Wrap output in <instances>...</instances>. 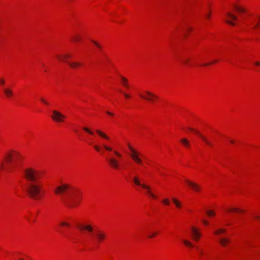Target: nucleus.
Returning <instances> with one entry per match:
<instances>
[{"label": "nucleus", "mask_w": 260, "mask_h": 260, "mask_svg": "<svg viewBox=\"0 0 260 260\" xmlns=\"http://www.w3.org/2000/svg\"><path fill=\"white\" fill-rule=\"evenodd\" d=\"M230 142L232 144H234L235 143V141L233 140H230Z\"/></svg>", "instance_id": "nucleus-47"}, {"label": "nucleus", "mask_w": 260, "mask_h": 260, "mask_svg": "<svg viewBox=\"0 0 260 260\" xmlns=\"http://www.w3.org/2000/svg\"><path fill=\"white\" fill-rule=\"evenodd\" d=\"M106 160L110 163V164L111 165H112V166L113 165L114 161H113V160L112 158L110 159L109 158H106Z\"/></svg>", "instance_id": "nucleus-38"}, {"label": "nucleus", "mask_w": 260, "mask_h": 260, "mask_svg": "<svg viewBox=\"0 0 260 260\" xmlns=\"http://www.w3.org/2000/svg\"><path fill=\"white\" fill-rule=\"evenodd\" d=\"M158 234H159V233L158 231L152 232L149 234V235L148 236V238L153 239V238L156 237L158 235Z\"/></svg>", "instance_id": "nucleus-26"}, {"label": "nucleus", "mask_w": 260, "mask_h": 260, "mask_svg": "<svg viewBox=\"0 0 260 260\" xmlns=\"http://www.w3.org/2000/svg\"><path fill=\"white\" fill-rule=\"evenodd\" d=\"M52 119L57 122H62L66 118V116L57 110L52 111Z\"/></svg>", "instance_id": "nucleus-11"}, {"label": "nucleus", "mask_w": 260, "mask_h": 260, "mask_svg": "<svg viewBox=\"0 0 260 260\" xmlns=\"http://www.w3.org/2000/svg\"><path fill=\"white\" fill-rule=\"evenodd\" d=\"M190 58H187L184 60V63L186 64H188L189 63Z\"/></svg>", "instance_id": "nucleus-40"}, {"label": "nucleus", "mask_w": 260, "mask_h": 260, "mask_svg": "<svg viewBox=\"0 0 260 260\" xmlns=\"http://www.w3.org/2000/svg\"><path fill=\"white\" fill-rule=\"evenodd\" d=\"M219 243L222 247H226L231 243V239L228 237H222L219 239Z\"/></svg>", "instance_id": "nucleus-15"}, {"label": "nucleus", "mask_w": 260, "mask_h": 260, "mask_svg": "<svg viewBox=\"0 0 260 260\" xmlns=\"http://www.w3.org/2000/svg\"><path fill=\"white\" fill-rule=\"evenodd\" d=\"M161 202L164 205L166 206H170L171 204L170 201L168 198L164 199Z\"/></svg>", "instance_id": "nucleus-30"}, {"label": "nucleus", "mask_w": 260, "mask_h": 260, "mask_svg": "<svg viewBox=\"0 0 260 260\" xmlns=\"http://www.w3.org/2000/svg\"><path fill=\"white\" fill-rule=\"evenodd\" d=\"M114 165H115V169L116 168H118L119 167V164L118 162H117V161H116L115 159V164H114Z\"/></svg>", "instance_id": "nucleus-42"}, {"label": "nucleus", "mask_w": 260, "mask_h": 260, "mask_svg": "<svg viewBox=\"0 0 260 260\" xmlns=\"http://www.w3.org/2000/svg\"><path fill=\"white\" fill-rule=\"evenodd\" d=\"M104 148L107 151H111L112 150V148L108 146L107 145L104 144L103 145Z\"/></svg>", "instance_id": "nucleus-35"}, {"label": "nucleus", "mask_w": 260, "mask_h": 260, "mask_svg": "<svg viewBox=\"0 0 260 260\" xmlns=\"http://www.w3.org/2000/svg\"><path fill=\"white\" fill-rule=\"evenodd\" d=\"M227 232L226 230L224 228L219 229L214 232V234L216 236L223 235L226 233Z\"/></svg>", "instance_id": "nucleus-20"}, {"label": "nucleus", "mask_w": 260, "mask_h": 260, "mask_svg": "<svg viewBox=\"0 0 260 260\" xmlns=\"http://www.w3.org/2000/svg\"><path fill=\"white\" fill-rule=\"evenodd\" d=\"M22 159V156L17 152L14 151L8 154L0 161V174L12 172L15 166L18 165Z\"/></svg>", "instance_id": "nucleus-3"}, {"label": "nucleus", "mask_w": 260, "mask_h": 260, "mask_svg": "<svg viewBox=\"0 0 260 260\" xmlns=\"http://www.w3.org/2000/svg\"><path fill=\"white\" fill-rule=\"evenodd\" d=\"M191 237L194 242H199L203 237L201 229L200 228L192 225L190 228Z\"/></svg>", "instance_id": "nucleus-7"}, {"label": "nucleus", "mask_w": 260, "mask_h": 260, "mask_svg": "<svg viewBox=\"0 0 260 260\" xmlns=\"http://www.w3.org/2000/svg\"><path fill=\"white\" fill-rule=\"evenodd\" d=\"M237 20V16L231 12H227L226 14L225 21L228 24L234 26L236 24Z\"/></svg>", "instance_id": "nucleus-12"}, {"label": "nucleus", "mask_w": 260, "mask_h": 260, "mask_svg": "<svg viewBox=\"0 0 260 260\" xmlns=\"http://www.w3.org/2000/svg\"><path fill=\"white\" fill-rule=\"evenodd\" d=\"M71 57L72 55L69 53L57 55V57L60 61L66 62L67 63L68 62V61H67V59L70 58Z\"/></svg>", "instance_id": "nucleus-16"}, {"label": "nucleus", "mask_w": 260, "mask_h": 260, "mask_svg": "<svg viewBox=\"0 0 260 260\" xmlns=\"http://www.w3.org/2000/svg\"><path fill=\"white\" fill-rule=\"evenodd\" d=\"M60 224H61V225H62V226H70V225L68 223L65 222H61Z\"/></svg>", "instance_id": "nucleus-39"}, {"label": "nucleus", "mask_w": 260, "mask_h": 260, "mask_svg": "<svg viewBox=\"0 0 260 260\" xmlns=\"http://www.w3.org/2000/svg\"><path fill=\"white\" fill-rule=\"evenodd\" d=\"M182 242L184 245L188 248H192L194 247L193 243L191 242L190 240L187 239H183Z\"/></svg>", "instance_id": "nucleus-18"}, {"label": "nucleus", "mask_w": 260, "mask_h": 260, "mask_svg": "<svg viewBox=\"0 0 260 260\" xmlns=\"http://www.w3.org/2000/svg\"><path fill=\"white\" fill-rule=\"evenodd\" d=\"M78 228L81 231L85 230L89 232V235L92 236L91 240L95 243L98 244L105 238V235L102 232L94 231L93 228L90 224H79Z\"/></svg>", "instance_id": "nucleus-4"}, {"label": "nucleus", "mask_w": 260, "mask_h": 260, "mask_svg": "<svg viewBox=\"0 0 260 260\" xmlns=\"http://www.w3.org/2000/svg\"><path fill=\"white\" fill-rule=\"evenodd\" d=\"M226 212L229 213L244 214L246 211L244 209L237 207H230L226 209Z\"/></svg>", "instance_id": "nucleus-14"}, {"label": "nucleus", "mask_w": 260, "mask_h": 260, "mask_svg": "<svg viewBox=\"0 0 260 260\" xmlns=\"http://www.w3.org/2000/svg\"><path fill=\"white\" fill-rule=\"evenodd\" d=\"M129 155L132 160L137 165L142 166L143 165V154L137 148L128 144Z\"/></svg>", "instance_id": "nucleus-6"}, {"label": "nucleus", "mask_w": 260, "mask_h": 260, "mask_svg": "<svg viewBox=\"0 0 260 260\" xmlns=\"http://www.w3.org/2000/svg\"><path fill=\"white\" fill-rule=\"evenodd\" d=\"M135 184L137 186H140L144 189V193L149 199L156 200L158 199V196L152 190V188L144 183H141L140 179L138 177H135L133 179Z\"/></svg>", "instance_id": "nucleus-5"}, {"label": "nucleus", "mask_w": 260, "mask_h": 260, "mask_svg": "<svg viewBox=\"0 0 260 260\" xmlns=\"http://www.w3.org/2000/svg\"><path fill=\"white\" fill-rule=\"evenodd\" d=\"M83 129L85 132H86L87 133H88V134H89L90 135H93V132L91 131H90L89 128H88L87 127H83Z\"/></svg>", "instance_id": "nucleus-33"}, {"label": "nucleus", "mask_w": 260, "mask_h": 260, "mask_svg": "<svg viewBox=\"0 0 260 260\" xmlns=\"http://www.w3.org/2000/svg\"><path fill=\"white\" fill-rule=\"evenodd\" d=\"M107 113L109 115H112V114L109 112H107Z\"/></svg>", "instance_id": "nucleus-49"}, {"label": "nucleus", "mask_w": 260, "mask_h": 260, "mask_svg": "<svg viewBox=\"0 0 260 260\" xmlns=\"http://www.w3.org/2000/svg\"><path fill=\"white\" fill-rule=\"evenodd\" d=\"M92 42H93V43H94V44H95L97 47H99V48L100 47V45H99L97 43H96V42H94V41H92Z\"/></svg>", "instance_id": "nucleus-45"}, {"label": "nucleus", "mask_w": 260, "mask_h": 260, "mask_svg": "<svg viewBox=\"0 0 260 260\" xmlns=\"http://www.w3.org/2000/svg\"><path fill=\"white\" fill-rule=\"evenodd\" d=\"M139 95L142 99L150 102H155L157 100V96L153 93L148 90H142L139 93Z\"/></svg>", "instance_id": "nucleus-8"}, {"label": "nucleus", "mask_w": 260, "mask_h": 260, "mask_svg": "<svg viewBox=\"0 0 260 260\" xmlns=\"http://www.w3.org/2000/svg\"><path fill=\"white\" fill-rule=\"evenodd\" d=\"M181 144L186 147H189L190 146L189 141L186 138H182L180 140Z\"/></svg>", "instance_id": "nucleus-24"}, {"label": "nucleus", "mask_w": 260, "mask_h": 260, "mask_svg": "<svg viewBox=\"0 0 260 260\" xmlns=\"http://www.w3.org/2000/svg\"><path fill=\"white\" fill-rule=\"evenodd\" d=\"M95 132L101 137H102L106 139H107V140L109 139V137L107 135H106L104 133H103L102 132H101L99 130H98V129L96 130Z\"/></svg>", "instance_id": "nucleus-29"}, {"label": "nucleus", "mask_w": 260, "mask_h": 260, "mask_svg": "<svg viewBox=\"0 0 260 260\" xmlns=\"http://www.w3.org/2000/svg\"><path fill=\"white\" fill-rule=\"evenodd\" d=\"M40 100H41V102H42V103H45V102H46V100H45L44 99H43V98H41V99H40Z\"/></svg>", "instance_id": "nucleus-46"}, {"label": "nucleus", "mask_w": 260, "mask_h": 260, "mask_svg": "<svg viewBox=\"0 0 260 260\" xmlns=\"http://www.w3.org/2000/svg\"><path fill=\"white\" fill-rule=\"evenodd\" d=\"M193 30V28L191 26H187L186 28V31L188 32H191Z\"/></svg>", "instance_id": "nucleus-36"}, {"label": "nucleus", "mask_w": 260, "mask_h": 260, "mask_svg": "<svg viewBox=\"0 0 260 260\" xmlns=\"http://www.w3.org/2000/svg\"><path fill=\"white\" fill-rule=\"evenodd\" d=\"M44 104H45V105H49L48 102H47L46 101V102H45V103Z\"/></svg>", "instance_id": "nucleus-48"}, {"label": "nucleus", "mask_w": 260, "mask_h": 260, "mask_svg": "<svg viewBox=\"0 0 260 260\" xmlns=\"http://www.w3.org/2000/svg\"><path fill=\"white\" fill-rule=\"evenodd\" d=\"M254 64L256 67H260V62L259 61H256L254 62Z\"/></svg>", "instance_id": "nucleus-41"}, {"label": "nucleus", "mask_w": 260, "mask_h": 260, "mask_svg": "<svg viewBox=\"0 0 260 260\" xmlns=\"http://www.w3.org/2000/svg\"><path fill=\"white\" fill-rule=\"evenodd\" d=\"M212 11L211 8H209L205 15V18L207 20H210L212 18Z\"/></svg>", "instance_id": "nucleus-25"}, {"label": "nucleus", "mask_w": 260, "mask_h": 260, "mask_svg": "<svg viewBox=\"0 0 260 260\" xmlns=\"http://www.w3.org/2000/svg\"><path fill=\"white\" fill-rule=\"evenodd\" d=\"M202 223L205 226H208L210 224L209 222L207 219H203Z\"/></svg>", "instance_id": "nucleus-34"}, {"label": "nucleus", "mask_w": 260, "mask_h": 260, "mask_svg": "<svg viewBox=\"0 0 260 260\" xmlns=\"http://www.w3.org/2000/svg\"><path fill=\"white\" fill-rule=\"evenodd\" d=\"M115 157H117L118 158H121L122 155L120 153L115 151Z\"/></svg>", "instance_id": "nucleus-37"}, {"label": "nucleus", "mask_w": 260, "mask_h": 260, "mask_svg": "<svg viewBox=\"0 0 260 260\" xmlns=\"http://www.w3.org/2000/svg\"><path fill=\"white\" fill-rule=\"evenodd\" d=\"M206 214L209 217H213L216 215V212L212 209H208L206 211Z\"/></svg>", "instance_id": "nucleus-21"}, {"label": "nucleus", "mask_w": 260, "mask_h": 260, "mask_svg": "<svg viewBox=\"0 0 260 260\" xmlns=\"http://www.w3.org/2000/svg\"><path fill=\"white\" fill-rule=\"evenodd\" d=\"M185 184L191 190L194 191L196 192L199 193L201 192L202 190V187L201 185L194 182L190 179H185L184 180Z\"/></svg>", "instance_id": "nucleus-9"}, {"label": "nucleus", "mask_w": 260, "mask_h": 260, "mask_svg": "<svg viewBox=\"0 0 260 260\" xmlns=\"http://www.w3.org/2000/svg\"><path fill=\"white\" fill-rule=\"evenodd\" d=\"M81 36L78 34H76L72 37V40L75 42H79L81 40Z\"/></svg>", "instance_id": "nucleus-27"}, {"label": "nucleus", "mask_w": 260, "mask_h": 260, "mask_svg": "<svg viewBox=\"0 0 260 260\" xmlns=\"http://www.w3.org/2000/svg\"><path fill=\"white\" fill-rule=\"evenodd\" d=\"M172 202H173V204L175 205V207L178 209H181L182 208L183 204H182V202L180 201H179L178 199H177V198H173L172 199Z\"/></svg>", "instance_id": "nucleus-17"}, {"label": "nucleus", "mask_w": 260, "mask_h": 260, "mask_svg": "<svg viewBox=\"0 0 260 260\" xmlns=\"http://www.w3.org/2000/svg\"><path fill=\"white\" fill-rule=\"evenodd\" d=\"M5 81L4 79H0V84L4 85Z\"/></svg>", "instance_id": "nucleus-44"}, {"label": "nucleus", "mask_w": 260, "mask_h": 260, "mask_svg": "<svg viewBox=\"0 0 260 260\" xmlns=\"http://www.w3.org/2000/svg\"><path fill=\"white\" fill-rule=\"evenodd\" d=\"M260 27V15L257 17L255 23L254 25V28L255 29H257Z\"/></svg>", "instance_id": "nucleus-28"}, {"label": "nucleus", "mask_w": 260, "mask_h": 260, "mask_svg": "<svg viewBox=\"0 0 260 260\" xmlns=\"http://www.w3.org/2000/svg\"><path fill=\"white\" fill-rule=\"evenodd\" d=\"M56 194L61 195V200L68 207L71 208L78 203V190L68 184L57 186L54 189Z\"/></svg>", "instance_id": "nucleus-2"}, {"label": "nucleus", "mask_w": 260, "mask_h": 260, "mask_svg": "<svg viewBox=\"0 0 260 260\" xmlns=\"http://www.w3.org/2000/svg\"><path fill=\"white\" fill-rule=\"evenodd\" d=\"M68 64L73 69H75L82 65L81 63L77 62H68Z\"/></svg>", "instance_id": "nucleus-23"}, {"label": "nucleus", "mask_w": 260, "mask_h": 260, "mask_svg": "<svg viewBox=\"0 0 260 260\" xmlns=\"http://www.w3.org/2000/svg\"><path fill=\"white\" fill-rule=\"evenodd\" d=\"M195 132H196L198 135V136L207 144H208V142L207 140V139L206 138V137L205 136H204L203 135H202V134H201L199 132L196 131H194Z\"/></svg>", "instance_id": "nucleus-31"}, {"label": "nucleus", "mask_w": 260, "mask_h": 260, "mask_svg": "<svg viewBox=\"0 0 260 260\" xmlns=\"http://www.w3.org/2000/svg\"><path fill=\"white\" fill-rule=\"evenodd\" d=\"M233 8L235 11L239 13H244L246 12L245 8L243 6L239 0H237L233 4Z\"/></svg>", "instance_id": "nucleus-13"}, {"label": "nucleus", "mask_w": 260, "mask_h": 260, "mask_svg": "<svg viewBox=\"0 0 260 260\" xmlns=\"http://www.w3.org/2000/svg\"><path fill=\"white\" fill-rule=\"evenodd\" d=\"M117 91L120 93H122L123 95L124 98L126 100H131L132 99V96L130 94L125 92L123 89L121 88L117 89Z\"/></svg>", "instance_id": "nucleus-19"}, {"label": "nucleus", "mask_w": 260, "mask_h": 260, "mask_svg": "<svg viewBox=\"0 0 260 260\" xmlns=\"http://www.w3.org/2000/svg\"><path fill=\"white\" fill-rule=\"evenodd\" d=\"M42 176L41 172L31 168L24 171V177L29 182L26 191L33 199L39 200L43 196L42 185L39 181Z\"/></svg>", "instance_id": "nucleus-1"}, {"label": "nucleus", "mask_w": 260, "mask_h": 260, "mask_svg": "<svg viewBox=\"0 0 260 260\" xmlns=\"http://www.w3.org/2000/svg\"><path fill=\"white\" fill-rule=\"evenodd\" d=\"M4 92L6 96L10 98L13 95V91L9 88H5L4 89Z\"/></svg>", "instance_id": "nucleus-22"}, {"label": "nucleus", "mask_w": 260, "mask_h": 260, "mask_svg": "<svg viewBox=\"0 0 260 260\" xmlns=\"http://www.w3.org/2000/svg\"><path fill=\"white\" fill-rule=\"evenodd\" d=\"M94 148L97 151L99 152L100 151V147L98 145H94Z\"/></svg>", "instance_id": "nucleus-43"}, {"label": "nucleus", "mask_w": 260, "mask_h": 260, "mask_svg": "<svg viewBox=\"0 0 260 260\" xmlns=\"http://www.w3.org/2000/svg\"><path fill=\"white\" fill-rule=\"evenodd\" d=\"M218 60L217 59H215L208 63H205V64H204L202 65V66H204V67H205V66H209V65H212V64H215L217 62H218Z\"/></svg>", "instance_id": "nucleus-32"}, {"label": "nucleus", "mask_w": 260, "mask_h": 260, "mask_svg": "<svg viewBox=\"0 0 260 260\" xmlns=\"http://www.w3.org/2000/svg\"><path fill=\"white\" fill-rule=\"evenodd\" d=\"M117 81L120 85L123 88V90H128L131 88V85L128 79L123 76H119Z\"/></svg>", "instance_id": "nucleus-10"}]
</instances>
